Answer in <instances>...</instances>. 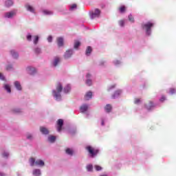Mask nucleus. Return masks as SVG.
<instances>
[{"instance_id":"obj_33","label":"nucleus","mask_w":176,"mask_h":176,"mask_svg":"<svg viewBox=\"0 0 176 176\" xmlns=\"http://www.w3.org/2000/svg\"><path fill=\"white\" fill-rule=\"evenodd\" d=\"M87 171H93V165L89 164L87 166Z\"/></svg>"},{"instance_id":"obj_16","label":"nucleus","mask_w":176,"mask_h":176,"mask_svg":"<svg viewBox=\"0 0 176 176\" xmlns=\"http://www.w3.org/2000/svg\"><path fill=\"white\" fill-rule=\"evenodd\" d=\"M120 94H122V91L120 90L116 91L114 94L112 95V98H117V97H119Z\"/></svg>"},{"instance_id":"obj_27","label":"nucleus","mask_w":176,"mask_h":176,"mask_svg":"<svg viewBox=\"0 0 176 176\" xmlns=\"http://www.w3.org/2000/svg\"><path fill=\"white\" fill-rule=\"evenodd\" d=\"M48 141L50 142H54L56 141V136L50 135L48 137Z\"/></svg>"},{"instance_id":"obj_36","label":"nucleus","mask_w":176,"mask_h":176,"mask_svg":"<svg viewBox=\"0 0 176 176\" xmlns=\"http://www.w3.org/2000/svg\"><path fill=\"white\" fill-rule=\"evenodd\" d=\"M169 93H170V94H175V93H176L175 89H174V88H170V89H169Z\"/></svg>"},{"instance_id":"obj_38","label":"nucleus","mask_w":176,"mask_h":176,"mask_svg":"<svg viewBox=\"0 0 176 176\" xmlns=\"http://www.w3.org/2000/svg\"><path fill=\"white\" fill-rule=\"evenodd\" d=\"M119 25H120V27H124V21L123 20L119 21Z\"/></svg>"},{"instance_id":"obj_37","label":"nucleus","mask_w":176,"mask_h":176,"mask_svg":"<svg viewBox=\"0 0 176 176\" xmlns=\"http://www.w3.org/2000/svg\"><path fill=\"white\" fill-rule=\"evenodd\" d=\"M95 168H96V171H101V170H102V167H101L98 165H96Z\"/></svg>"},{"instance_id":"obj_39","label":"nucleus","mask_w":176,"mask_h":176,"mask_svg":"<svg viewBox=\"0 0 176 176\" xmlns=\"http://www.w3.org/2000/svg\"><path fill=\"white\" fill-rule=\"evenodd\" d=\"M34 52H35V53H36V54H39V53H41V48H38V47L36 48V49L34 50Z\"/></svg>"},{"instance_id":"obj_35","label":"nucleus","mask_w":176,"mask_h":176,"mask_svg":"<svg viewBox=\"0 0 176 176\" xmlns=\"http://www.w3.org/2000/svg\"><path fill=\"white\" fill-rule=\"evenodd\" d=\"M128 19L129 21H131V23H134V17H133V15H129Z\"/></svg>"},{"instance_id":"obj_53","label":"nucleus","mask_w":176,"mask_h":176,"mask_svg":"<svg viewBox=\"0 0 176 176\" xmlns=\"http://www.w3.org/2000/svg\"><path fill=\"white\" fill-rule=\"evenodd\" d=\"M100 65H104V62L101 63Z\"/></svg>"},{"instance_id":"obj_24","label":"nucleus","mask_w":176,"mask_h":176,"mask_svg":"<svg viewBox=\"0 0 176 176\" xmlns=\"http://www.w3.org/2000/svg\"><path fill=\"white\" fill-rule=\"evenodd\" d=\"M60 63V58L56 57L54 60V67H56Z\"/></svg>"},{"instance_id":"obj_11","label":"nucleus","mask_w":176,"mask_h":176,"mask_svg":"<svg viewBox=\"0 0 176 176\" xmlns=\"http://www.w3.org/2000/svg\"><path fill=\"white\" fill-rule=\"evenodd\" d=\"M87 109H89V106H87V104H83L82 106H81L80 107V112H82V113L84 112H86V111H87Z\"/></svg>"},{"instance_id":"obj_41","label":"nucleus","mask_w":176,"mask_h":176,"mask_svg":"<svg viewBox=\"0 0 176 176\" xmlns=\"http://www.w3.org/2000/svg\"><path fill=\"white\" fill-rule=\"evenodd\" d=\"M141 103V99L140 98H135V104H140Z\"/></svg>"},{"instance_id":"obj_18","label":"nucleus","mask_w":176,"mask_h":176,"mask_svg":"<svg viewBox=\"0 0 176 176\" xmlns=\"http://www.w3.org/2000/svg\"><path fill=\"white\" fill-rule=\"evenodd\" d=\"M25 8L27 10H28L29 12H31L32 13H34V12H35V10H34V8L28 4L25 6Z\"/></svg>"},{"instance_id":"obj_7","label":"nucleus","mask_w":176,"mask_h":176,"mask_svg":"<svg viewBox=\"0 0 176 176\" xmlns=\"http://www.w3.org/2000/svg\"><path fill=\"white\" fill-rule=\"evenodd\" d=\"M91 98H93V92H91V91H89L85 95V100L88 101V100H91Z\"/></svg>"},{"instance_id":"obj_23","label":"nucleus","mask_w":176,"mask_h":176,"mask_svg":"<svg viewBox=\"0 0 176 176\" xmlns=\"http://www.w3.org/2000/svg\"><path fill=\"white\" fill-rule=\"evenodd\" d=\"M65 152L67 155H69L70 156H72V155H74V150L71 148H67Z\"/></svg>"},{"instance_id":"obj_45","label":"nucleus","mask_w":176,"mask_h":176,"mask_svg":"<svg viewBox=\"0 0 176 176\" xmlns=\"http://www.w3.org/2000/svg\"><path fill=\"white\" fill-rule=\"evenodd\" d=\"M165 100H166V96H162V98H160V101L162 102H163V101H165Z\"/></svg>"},{"instance_id":"obj_25","label":"nucleus","mask_w":176,"mask_h":176,"mask_svg":"<svg viewBox=\"0 0 176 176\" xmlns=\"http://www.w3.org/2000/svg\"><path fill=\"white\" fill-rule=\"evenodd\" d=\"M71 91V85H67L65 88H64V92L65 93H69Z\"/></svg>"},{"instance_id":"obj_19","label":"nucleus","mask_w":176,"mask_h":176,"mask_svg":"<svg viewBox=\"0 0 176 176\" xmlns=\"http://www.w3.org/2000/svg\"><path fill=\"white\" fill-rule=\"evenodd\" d=\"M91 52H93V50L91 49V47L88 46L87 47L86 52H85V54L87 56H90V54L91 53Z\"/></svg>"},{"instance_id":"obj_51","label":"nucleus","mask_w":176,"mask_h":176,"mask_svg":"<svg viewBox=\"0 0 176 176\" xmlns=\"http://www.w3.org/2000/svg\"><path fill=\"white\" fill-rule=\"evenodd\" d=\"M104 120H102V126H104Z\"/></svg>"},{"instance_id":"obj_52","label":"nucleus","mask_w":176,"mask_h":176,"mask_svg":"<svg viewBox=\"0 0 176 176\" xmlns=\"http://www.w3.org/2000/svg\"><path fill=\"white\" fill-rule=\"evenodd\" d=\"M0 176H5V174H3V173H0Z\"/></svg>"},{"instance_id":"obj_6","label":"nucleus","mask_w":176,"mask_h":176,"mask_svg":"<svg viewBox=\"0 0 176 176\" xmlns=\"http://www.w3.org/2000/svg\"><path fill=\"white\" fill-rule=\"evenodd\" d=\"M57 124H58L57 131L60 132L61 131V130H63V126L64 125V120H63V119L58 120Z\"/></svg>"},{"instance_id":"obj_48","label":"nucleus","mask_w":176,"mask_h":176,"mask_svg":"<svg viewBox=\"0 0 176 176\" xmlns=\"http://www.w3.org/2000/svg\"><path fill=\"white\" fill-rule=\"evenodd\" d=\"M14 112H16V113L21 112V110L20 109H17L14 110Z\"/></svg>"},{"instance_id":"obj_9","label":"nucleus","mask_w":176,"mask_h":176,"mask_svg":"<svg viewBox=\"0 0 176 176\" xmlns=\"http://www.w3.org/2000/svg\"><path fill=\"white\" fill-rule=\"evenodd\" d=\"M155 107V104L152 102H149L148 104H145V109H148V111H151Z\"/></svg>"},{"instance_id":"obj_32","label":"nucleus","mask_w":176,"mask_h":176,"mask_svg":"<svg viewBox=\"0 0 176 176\" xmlns=\"http://www.w3.org/2000/svg\"><path fill=\"white\" fill-rule=\"evenodd\" d=\"M86 85H87V86H91V85H92L91 80L89 78H87L86 80Z\"/></svg>"},{"instance_id":"obj_13","label":"nucleus","mask_w":176,"mask_h":176,"mask_svg":"<svg viewBox=\"0 0 176 176\" xmlns=\"http://www.w3.org/2000/svg\"><path fill=\"white\" fill-rule=\"evenodd\" d=\"M35 166H41V167H43L45 166V162L42 160H36L35 162Z\"/></svg>"},{"instance_id":"obj_50","label":"nucleus","mask_w":176,"mask_h":176,"mask_svg":"<svg viewBox=\"0 0 176 176\" xmlns=\"http://www.w3.org/2000/svg\"><path fill=\"white\" fill-rule=\"evenodd\" d=\"M86 77L87 78V79H89V78H91V74H87Z\"/></svg>"},{"instance_id":"obj_20","label":"nucleus","mask_w":176,"mask_h":176,"mask_svg":"<svg viewBox=\"0 0 176 176\" xmlns=\"http://www.w3.org/2000/svg\"><path fill=\"white\" fill-rule=\"evenodd\" d=\"M14 86L17 90H21V85L19 81H15L14 82Z\"/></svg>"},{"instance_id":"obj_26","label":"nucleus","mask_w":176,"mask_h":176,"mask_svg":"<svg viewBox=\"0 0 176 176\" xmlns=\"http://www.w3.org/2000/svg\"><path fill=\"white\" fill-rule=\"evenodd\" d=\"M4 89L8 91V93H11L12 90L10 89V85L6 84L4 85Z\"/></svg>"},{"instance_id":"obj_3","label":"nucleus","mask_w":176,"mask_h":176,"mask_svg":"<svg viewBox=\"0 0 176 176\" xmlns=\"http://www.w3.org/2000/svg\"><path fill=\"white\" fill-rule=\"evenodd\" d=\"M142 27L143 30H146L147 35H151V28L153 27V23L151 22H148L146 24H143Z\"/></svg>"},{"instance_id":"obj_42","label":"nucleus","mask_w":176,"mask_h":176,"mask_svg":"<svg viewBox=\"0 0 176 176\" xmlns=\"http://www.w3.org/2000/svg\"><path fill=\"white\" fill-rule=\"evenodd\" d=\"M32 38V36H31V34H28V35L27 36V39H28V41L29 42H31Z\"/></svg>"},{"instance_id":"obj_10","label":"nucleus","mask_w":176,"mask_h":176,"mask_svg":"<svg viewBox=\"0 0 176 176\" xmlns=\"http://www.w3.org/2000/svg\"><path fill=\"white\" fill-rule=\"evenodd\" d=\"M57 43H58V46L59 47H61V46L64 45V39H63V38H61V37L58 38Z\"/></svg>"},{"instance_id":"obj_49","label":"nucleus","mask_w":176,"mask_h":176,"mask_svg":"<svg viewBox=\"0 0 176 176\" xmlns=\"http://www.w3.org/2000/svg\"><path fill=\"white\" fill-rule=\"evenodd\" d=\"M27 138H28V140H31V138H32V135H28L27 136Z\"/></svg>"},{"instance_id":"obj_30","label":"nucleus","mask_w":176,"mask_h":176,"mask_svg":"<svg viewBox=\"0 0 176 176\" xmlns=\"http://www.w3.org/2000/svg\"><path fill=\"white\" fill-rule=\"evenodd\" d=\"M34 45H37L38 44V42L39 41V36H34Z\"/></svg>"},{"instance_id":"obj_4","label":"nucleus","mask_w":176,"mask_h":176,"mask_svg":"<svg viewBox=\"0 0 176 176\" xmlns=\"http://www.w3.org/2000/svg\"><path fill=\"white\" fill-rule=\"evenodd\" d=\"M16 14H17V11L12 10L10 12H6L4 14V17L6 19H12V17H14V16H16Z\"/></svg>"},{"instance_id":"obj_14","label":"nucleus","mask_w":176,"mask_h":176,"mask_svg":"<svg viewBox=\"0 0 176 176\" xmlns=\"http://www.w3.org/2000/svg\"><path fill=\"white\" fill-rule=\"evenodd\" d=\"M40 131L42 133V134H49V130L43 126L40 127Z\"/></svg>"},{"instance_id":"obj_28","label":"nucleus","mask_w":176,"mask_h":176,"mask_svg":"<svg viewBox=\"0 0 176 176\" xmlns=\"http://www.w3.org/2000/svg\"><path fill=\"white\" fill-rule=\"evenodd\" d=\"M30 166H35V163H36V162H35V158L31 157V158L30 159Z\"/></svg>"},{"instance_id":"obj_17","label":"nucleus","mask_w":176,"mask_h":176,"mask_svg":"<svg viewBox=\"0 0 176 176\" xmlns=\"http://www.w3.org/2000/svg\"><path fill=\"white\" fill-rule=\"evenodd\" d=\"M5 5L6 6V8H10V6H13V1L8 0L6 1Z\"/></svg>"},{"instance_id":"obj_46","label":"nucleus","mask_w":176,"mask_h":176,"mask_svg":"<svg viewBox=\"0 0 176 176\" xmlns=\"http://www.w3.org/2000/svg\"><path fill=\"white\" fill-rule=\"evenodd\" d=\"M52 39H53V37H52V36H48V38H47L48 42H52Z\"/></svg>"},{"instance_id":"obj_40","label":"nucleus","mask_w":176,"mask_h":176,"mask_svg":"<svg viewBox=\"0 0 176 176\" xmlns=\"http://www.w3.org/2000/svg\"><path fill=\"white\" fill-rule=\"evenodd\" d=\"M12 69H13V67L12 65H8L6 67V71H10Z\"/></svg>"},{"instance_id":"obj_1","label":"nucleus","mask_w":176,"mask_h":176,"mask_svg":"<svg viewBox=\"0 0 176 176\" xmlns=\"http://www.w3.org/2000/svg\"><path fill=\"white\" fill-rule=\"evenodd\" d=\"M56 90L58 92H56V90H54L52 91L54 97H55L56 100H60V98H61V94L60 93L63 91V85H61V83L58 82L57 84Z\"/></svg>"},{"instance_id":"obj_54","label":"nucleus","mask_w":176,"mask_h":176,"mask_svg":"<svg viewBox=\"0 0 176 176\" xmlns=\"http://www.w3.org/2000/svg\"><path fill=\"white\" fill-rule=\"evenodd\" d=\"M113 87H115V85L112 86V87H111V89H113Z\"/></svg>"},{"instance_id":"obj_44","label":"nucleus","mask_w":176,"mask_h":176,"mask_svg":"<svg viewBox=\"0 0 176 176\" xmlns=\"http://www.w3.org/2000/svg\"><path fill=\"white\" fill-rule=\"evenodd\" d=\"M76 4H73V5H72V6H71V9H72V10H74V9H76Z\"/></svg>"},{"instance_id":"obj_43","label":"nucleus","mask_w":176,"mask_h":176,"mask_svg":"<svg viewBox=\"0 0 176 176\" xmlns=\"http://www.w3.org/2000/svg\"><path fill=\"white\" fill-rule=\"evenodd\" d=\"M0 79L1 80H5V76H3V74H2L1 73H0Z\"/></svg>"},{"instance_id":"obj_31","label":"nucleus","mask_w":176,"mask_h":176,"mask_svg":"<svg viewBox=\"0 0 176 176\" xmlns=\"http://www.w3.org/2000/svg\"><path fill=\"white\" fill-rule=\"evenodd\" d=\"M80 46V42L76 41L74 43V49H78Z\"/></svg>"},{"instance_id":"obj_47","label":"nucleus","mask_w":176,"mask_h":176,"mask_svg":"<svg viewBox=\"0 0 176 176\" xmlns=\"http://www.w3.org/2000/svg\"><path fill=\"white\" fill-rule=\"evenodd\" d=\"M3 157H8V156H9V153H3Z\"/></svg>"},{"instance_id":"obj_29","label":"nucleus","mask_w":176,"mask_h":176,"mask_svg":"<svg viewBox=\"0 0 176 176\" xmlns=\"http://www.w3.org/2000/svg\"><path fill=\"white\" fill-rule=\"evenodd\" d=\"M43 13L44 14H47V15H50V14H53V12L50 11V10H44L43 11Z\"/></svg>"},{"instance_id":"obj_8","label":"nucleus","mask_w":176,"mask_h":176,"mask_svg":"<svg viewBox=\"0 0 176 176\" xmlns=\"http://www.w3.org/2000/svg\"><path fill=\"white\" fill-rule=\"evenodd\" d=\"M74 53V51L72 50H68L66 51V52L64 54L65 58H69L71 56H72V54Z\"/></svg>"},{"instance_id":"obj_15","label":"nucleus","mask_w":176,"mask_h":176,"mask_svg":"<svg viewBox=\"0 0 176 176\" xmlns=\"http://www.w3.org/2000/svg\"><path fill=\"white\" fill-rule=\"evenodd\" d=\"M104 110L106 111V112H107V113H109V112H111L112 111V105L108 104L104 107Z\"/></svg>"},{"instance_id":"obj_2","label":"nucleus","mask_w":176,"mask_h":176,"mask_svg":"<svg viewBox=\"0 0 176 176\" xmlns=\"http://www.w3.org/2000/svg\"><path fill=\"white\" fill-rule=\"evenodd\" d=\"M86 150L87 151V152H89L91 157H94V156H97V155H98V152H100V150L95 148L91 146H87Z\"/></svg>"},{"instance_id":"obj_12","label":"nucleus","mask_w":176,"mask_h":176,"mask_svg":"<svg viewBox=\"0 0 176 176\" xmlns=\"http://www.w3.org/2000/svg\"><path fill=\"white\" fill-rule=\"evenodd\" d=\"M126 10L127 8L124 6H121L118 8V12H120V13H126Z\"/></svg>"},{"instance_id":"obj_21","label":"nucleus","mask_w":176,"mask_h":176,"mask_svg":"<svg viewBox=\"0 0 176 176\" xmlns=\"http://www.w3.org/2000/svg\"><path fill=\"white\" fill-rule=\"evenodd\" d=\"M10 54L14 58H17V57H19V54H17V52H16L14 50H11Z\"/></svg>"},{"instance_id":"obj_22","label":"nucleus","mask_w":176,"mask_h":176,"mask_svg":"<svg viewBox=\"0 0 176 176\" xmlns=\"http://www.w3.org/2000/svg\"><path fill=\"white\" fill-rule=\"evenodd\" d=\"M33 175H34V176H39V175H41V170H39V169H34L33 170Z\"/></svg>"},{"instance_id":"obj_5","label":"nucleus","mask_w":176,"mask_h":176,"mask_svg":"<svg viewBox=\"0 0 176 176\" xmlns=\"http://www.w3.org/2000/svg\"><path fill=\"white\" fill-rule=\"evenodd\" d=\"M100 14H101V10L100 9H95L94 12H92L91 14V19H96V17H100Z\"/></svg>"},{"instance_id":"obj_34","label":"nucleus","mask_w":176,"mask_h":176,"mask_svg":"<svg viewBox=\"0 0 176 176\" xmlns=\"http://www.w3.org/2000/svg\"><path fill=\"white\" fill-rule=\"evenodd\" d=\"M35 72H36V70L34 68H32L30 69L29 74H30V75H34Z\"/></svg>"}]
</instances>
